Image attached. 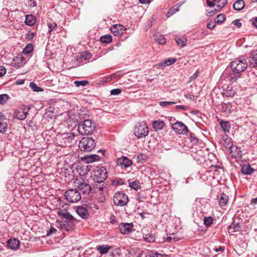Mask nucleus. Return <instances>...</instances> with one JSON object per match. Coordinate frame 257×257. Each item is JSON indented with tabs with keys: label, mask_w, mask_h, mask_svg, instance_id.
Returning <instances> with one entry per match:
<instances>
[{
	"label": "nucleus",
	"mask_w": 257,
	"mask_h": 257,
	"mask_svg": "<svg viewBox=\"0 0 257 257\" xmlns=\"http://www.w3.org/2000/svg\"><path fill=\"white\" fill-rule=\"evenodd\" d=\"M178 11L177 9H175L174 7L171 9L167 13L166 16L167 17L169 18L171 17L172 15L174 14L176 12Z\"/></svg>",
	"instance_id": "nucleus-51"
},
{
	"label": "nucleus",
	"mask_w": 257,
	"mask_h": 257,
	"mask_svg": "<svg viewBox=\"0 0 257 257\" xmlns=\"http://www.w3.org/2000/svg\"><path fill=\"white\" fill-rule=\"evenodd\" d=\"M245 6L244 2L243 0H237L233 4V8L236 11L242 10Z\"/></svg>",
	"instance_id": "nucleus-26"
},
{
	"label": "nucleus",
	"mask_w": 257,
	"mask_h": 257,
	"mask_svg": "<svg viewBox=\"0 0 257 257\" xmlns=\"http://www.w3.org/2000/svg\"><path fill=\"white\" fill-rule=\"evenodd\" d=\"M88 83V81L87 80H81V81H75L74 84L76 87H79L80 86H85Z\"/></svg>",
	"instance_id": "nucleus-44"
},
{
	"label": "nucleus",
	"mask_w": 257,
	"mask_h": 257,
	"mask_svg": "<svg viewBox=\"0 0 257 257\" xmlns=\"http://www.w3.org/2000/svg\"><path fill=\"white\" fill-rule=\"evenodd\" d=\"M216 0H207V4L208 6L212 7L214 6V2Z\"/></svg>",
	"instance_id": "nucleus-64"
},
{
	"label": "nucleus",
	"mask_w": 257,
	"mask_h": 257,
	"mask_svg": "<svg viewBox=\"0 0 257 257\" xmlns=\"http://www.w3.org/2000/svg\"><path fill=\"white\" fill-rule=\"evenodd\" d=\"M119 229L122 234L128 235L133 230V225L129 223H121L118 226Z\"/></svg>",
	"instance_id": "nucleus-12"
},
{
	"label": "nucleus",
	"mask_w": 257,
	"mask_h": 257,
	"mask_svg": "<svg viewBox=\"0 0 257 257\" xmlns=\"http://www.w3.org/2000/svg\"><path fill=\"white\" fill-rule=\"evenodd\" d=\"M113 201L115 205L122 206L127 203L128 197L123 192H117L113 196Z\"/></svg>",
	"instance_id": "nucleus-9"
},
{
	"label": "nucleus",
	"mask_w": 257,
	"mask_h": 257,
	"mask_svg": "<svg viewBox=\"0 0 257 257\" xmlns=\"http://www.w3.org/2000/svg\"><path fill=\"white\" fill-rule=\"evenodd\" d=\"M25 24L26 25L32 26L36 23L35 16L31 15H28L26 16Z\"/></svg>",
	"instance_id": "nucleus-23"
},
{
	"label": "nucleus",
	"mask_w": 257,
	"mask_h": 257,
	"mask_svg": "<svg viewBox=\"0 0 257 257\" xmlns=\"http://www.w3.org/2000/svg\"><path fill=\"white\" fill-rule=\"evenodd\" d=\"M48 33L51 34V33L53 31H56L57 29V25L56 23H49L48 24Z\"/></svg>",
	"instance_id": "nucleus-37"
},
{
	"label": "nucleus",
	"mask_w": 257,
	"mask_h": 257,
	"mask_svg": "<svg viewBox=\"0 0 257 257\" xmlns=\"http://www.w3.org/2000/svg\"><path fill=\"white\" fill-rule=\"evenodd\" d=\"M156 41L160 44H165L166 42V38L162 35L155 39Z\"/></svg>",
	"instance_id": "nucleus-46"
},
{
	"label": "nucleus",
	"mask_w": 257,
	"mask_h": 257,
	"mask_svg": "<svg viewBox=\"0 0 257 257\" xmlns=\"http://www.w3.org/2000/svg\"><path fill=\"white\" fill-rule=\"evenodd\" d=\"M220 125L224 133L229 132L230 125L228 121L221 120L220 122Z\"/></svg>",
	"instance_id": "nucleus-29"
},
{
	"label": "nucleus",
	"mask_w": 257,
	"mask_h": 257,
	"mask_svg": "<svg viewBox=\"0 0 257 257\" xmlns=\"http://www.w3.org/2000/svg\"><path fill=\"white\" fill-rule=\"evenodd\" d=\"M184 96L186 98H189L190 99H191L192 100H196V97H195L194 95L190 94V93H187V94H184Z\"/></svg>",
	"instance_id": "nucleus-56"
},
{
	"label": "nucleus",
	"mask_w": 257,
	"mask_h": 257,
	"mask_svg": "<svg viewBox=\"0 0 257 257\" xmlns=\"http://www.w3.org/2000/svg\"><path fill=\"white\" fill-rule=\"evenodd\" d=\"M9 98V95L7 94H3L0 95V103L4 104L6 103Z\"/></svg>",
	"instance_id": "nucleus-42"
},
{
	"label": "nucleus",
	"mask_w": 257,
	"mask_h": 257,
	"mask_svg": "<svg viewBox=\"0 0 257 257\" xmlns=\"http://www.w3.org/2000/svg\"><path fill=\"white\" fill-rule=\"evenodd\" d=\"M57 231L56 229L54 227H51V228L47 231V235L49 236L52 233L55 232Z\"/></svg>",
	"instance_id": "nucleus-55"
},
{
	"label": "nucleus",
	"mask_w": 257,
	"mask_h": 257,
	"mask_svg": "<svg viewBox=\"0 0 257 257\" xmlns=\"http://www.w3.org/2000/svg\"><path fill=\"white\" fill-rule=\"evenodd\" d=\"M247 66V63L244 59H236L230 63V68L234 73L243 72Z\"/></svg>",
	"instance_id": "nucleus-4"
},
{
	"label": "nucleus",
	"mask_w": 257,
	"mask_h": 257,
	"mask_svg": "<svg viewBox=\"0 0 257 257\" xmlns=\"http://www.w3.org/2000/svg\"><path fill=\"white\" fill-rule=\"evenodd\" d=\"M92 57V55L87 51H84L81 53V57L85 60H89Z\"/></svg>",
	"instance_id": "nucleus-39"
},
{
	"label": "nucleus",
	"mask_w": 257,
	"mask_h": 257,
	"mask_svg": "<svg viewBox=\"0 0 257 257\" xmlns=\"http://www.w3.org/2000/svg\"><path fill=\"white\" fill-rule=\"evenodd\" d=\"M8 246L12 249L16 250L20 246V241L16 238L9 239L8 241Z\"/></svg>",
	"instance_id": "nucleus-20"
},
{
	"label": "nucleus",
	"mask_w": 257,
	"mask_h": 257,
	"mask_svg": "<svg viewBox=\"0 0 257 257\" xmlns=\"http://www.w3.org/2000/svg\"><path fill=\"white\" fill-rule=\"evenodd\" d=\"M91 177L95 182L102 183L107 178V172L104 167L97 166L92 170L91 173Z\"/></svg>",
	"instance_id": "nucleus-1"
},
{
	"label": "nucleus",
	"mask_w": 257,
	"mask_h": 257,
	"mask_svg": "<svg viewBox=\"0 0 257 257\" xmlns=\"http://www.w3.org/2000/svg\"><path fill=\"white\" fill-rule=\"evenodd\" d=\"M6 68L3 66H0V77L3 76L6 74Z\"/></svg>",
	"instance_id": "nucleus-57"
},
{
	"label": "nucleus",
	"mask_w": 257,
	"mask_h": 257,
	"mask_svg": "<svg viewBox=\"0 0 257 257\" xmlns=\"http://www.w3.org/2000/svg\"><path fill=\"white\" fill-rule=\"evenodd\" d=\"M125 28L120 24L113 25L110 28L111 32L114 36L119 37L122 35L125 32Z\"/></svg>",
	"instance_id": "nucleus-11"
},
{
	"label": "nucleus",
	"mask_w": 257,
	"mask_h": 257,
	"mask_svg": "<svg viewBox=\"0 0 257 257\" xmlns=\"http://www.w3.org/2000/svg\"><path fill=\"white\" fill-rule=\"evenodd\" d=\"M228 201V197L224 193L220 194L219 197V204L221 207H223L226 205Z\"/></svg>",
	"instance_id": "nucleus-25"
},
{
	"label": "nucleus",
	"mask_w": 257,
	"mask_h": 257,
	"mask_svg": "<svg viewBox=\"0 0 257 257\" xmlns=\"http://www.w3.org/2000/svg\"><path fill=\"white\" fill-rule=\"evenodd\" d=\"M121 92V90L119 88H116L112 89L110 91V94L112 95H116L119 94Z\"/></svg>",
	"instance_id": "nucleus-52"
},
{
	"label": "nucleus",
	"mask_w": 257,
	"mask_h": 257,
	"mask_svg": "<svg viewBox=\"0 0 257 257\" xmlns=\"http://www.w3.org/2000/svg\"><path fill=\"white\" fill-rule=\"evenodd\" d=\"M176 108L178 109L186 110L188 109V107L184 105H178L176 106Z\"/></svg>",
	"instance_id": "nucleus-61"
},
{
	"label": "nucleus",
	"mask_w": 257,
	"mask_h": 257,
	"mask_svg": "<svg viewBox=\"0 0 257 257\" xmlns=\"http://www.w3.org/2000/svg\"><path fill=\"white\" fill-rule=\"evenodd\" d=\"M241 228V225L238 223L233 222L228 226V232L232 234L233 232L238 231Z\"/></svg>",
	"instance_id": "nucleus-21"
},
{
	"label": "nucleus",
	"mask_w": 257,
	"mask_h": 257,
	"mask_svg": "<svg viewBox=\"0 0 257 257\" xmlns=\"http://www.w3.org/2000/svg\"><path fill=\"white\" fill-rule=\"evenodd\" d=\"M128 185L130 187L135 189V190H137L141 188L140 183L139 181L137 180H135L133 182L128 181Z\"/></svg>",
	"instance_id": "nucleus-32"
},
{
	"label": "nucleus",
	"mask_w": 257,
	"mask_h": 257,
	"mask_svg": "<svg viewBox=\"0 0 257 257\" xmlns=\"http://www.w3.org/2000/svg\"><path fill=\"white\" fill-rule=\"evenodd\" d=\"M176 102L174 101H160L159 104L162 107H166L171 104H175Z\"/></svg>",
	"instance_id": "nucleus-49"
},
{
	"label": "nucleus",
	"mask_w": 257,
	"mask_h": 257,
	"mask_svg": "<svg viewBox=\"0 0 257 257\" xmlns=\"http://www.w3.org/2000/svg\"><path fill=\"white\" fill-rule=\"evenodd\" d=\"M144 238L145 241L148 242H153L155 240V237L152 233H149L145 235L144 236Z\"/></svg>",
	"instance_id": "nucleus-35"
},
{
	"label": "nucleus",
	"mask_w": 257,
	"mask_h": 257,
	"mask_svg": "<svg viewBox=\"0 0 257 257\" xmlns=\"http://www.w3.org/2000/svg\"><path fill=\"white\" fill-rule=\"evenodd\" d=\"M58 227H59L63 232L72 230L74 226L73 222H67L62 220L58 223Z\"/></svg>",
	"instance_id": "nucleus-13"
},
{
	"label": "nucleus",
	"mask_w": 257,
	"mask_h": 257,
	"mask_svg": "<svg viewBox=\"0 0 257 257\" xmlns=\"http://www.w3.org/2000/svg\"><path fill=\"white\" fill-rule=\"evenodd\" d=\"M165 126V123L163 121L156 120L153 123V127L156 130H161Z\"/></svg>",
	"instance_id": "nucleus-28"
},
{
	"label": "nucleus",
	"mask_w": 257,
	"mask_h": 257,
	"mask_svg": "<svg viewBox=\"0 0 257 257\" xmlns=\"http://www.w3.org/2000/svg\"><path fill=\"white\" fill-rule=\"evenodd\" d=\"M58 215L64 221L73 222L74 220V217L68 212L61 210L58 212Z\"/></svg>",
	"instance_id": "nucleus-14"
},
{
	"label": "nucleus",
	"mask_w": 257,
	"mask_h": 257,
	"mask_svg": "<svg viewBox=\"0 0 257 257\" xmlns=\"http://www.w3.org/2000/svg\"><path fill=\"white\" fill-rule=\"evenodd\" d=\"M33 50V46L31 44L28 45L23 50V52L24 54H29Z\"/></svg>",
	"instance_id": "nucleus-41"
},
{
	"label": "nucleus",
	"mask_w": 257,
	"mask_h": 257,
	"mask_svg": "<svg viewBox=\"0 0 257 257\" xmlns=\"http://www.w3.org/2000/svg\"><path fill=\"white\" fill-rule=\"evenodd\" d=\"M219 10H215L214 11H211L207 12L206 15L208 17H211L213 16L216 13H217L218 11Z\"/></svg>",
	"instance_id": "nucleus-62"
},
{
	"label": "nucleus",
	"mask_w": 257,
	"mask_h": 257,
	"mask_svg": "<svg viewBox=\"0 0 257 257\" xmlns=\"http://www.w3.org/2000/svg\"><path fill=\"white\" fill-rule=\"evenodd\" d=\"M110 248L111 246L107 245H100L96 247L97 250L101 254H104L107 253Z\"/></svg>",
	"instance_id": "nucleus-22"
},
{
	"label": "nucleus",
	"mask_w": 257,
	"mask_h": 257,
	"mask_svg": "<svg viewBox=\"0 0 257 257\" xmlns=\"http://www.w3.org/2000/svg\"><path fill=\"white\" fill-rule=\"evenodd\" d=\"M30 109V107L28 106L22 105L15 110L14 115L19 120H24L26 118Z\"/></svg>",
	"instance_id": "nucleus-8"
},
{
	"label": "nucleus",
	"mask_w": 257,
	"mask_h": 257,
	"mask_svg": "<svg viewBox=\"0 0 257 257\" xmlns=\"http://www.w3.org/2000/svg\"><path fill=\"white\" fill-rule=\"evenodd\" d=\"M95 128V123L92 120L87 119L79 124L78 131L82 135H89L93 133Z\"/></svg>",
	"instance_id": "nucleus-2"
},
{
	"label": "nucleus",
	"mask_w": 257,
	"mask_h": 257,
	"mask_svg": "<svg viewBox=\"0 0 257 257\" xmlns=\"http://www.w3.org/2000/svg\"><path fill=\"white\" fill-rule=\"evenodd\" d=\"M73 184L75 189L79 190L80 193L89 194L92 190V188L88 181L84 180L81 176L75 179Z\"/></svg>",
	"instance_id": "nucleus-3"
},
{
	"label": "nucleus",
	"mask_w": 257,
	"mask_h": 257,
	"mask_svg": "<svg viewBox=\"0 0 257 257\" xmlns=\"http://www.w3.org/2000/svg\"><path fill=\"white\" fill-rule=\"evenodd\" d=\"M100 159V157L98 155L94 154V155H91L89 156L88 157V162H92L96 161L99 160Z\"/></svg>",
	"instance_id": "nucleus-47"
},
{
	"label": "nucleus",
	"mask_w": 257,
	"mask_h": 257,
	"mask_svg": "<svg viewBox=\"0 0 257 257\" xmlns=\"http://www.w3.org/2000/svg\"><path fill=\"white\" fill-rule=\"evenodd\" d=\"M177 61L176 58H169L160 62L157 66L161 67H165L175 63Z\"/></svg>",
	"instance_id": "nucleus-18"
},
{
	"label": "nucleus",
	"mask_w": 257,
	"mask_h": 257,
	"mask_svg": "<svg viewBox=\"0 0 257 257\" xmlns=\"http://www.w3.org/2000/svg\"><path fill=\"white\" fill-rule=\"evenodd\" d=\"M181 239L180 237L177 236V235L174 233L171 234L170 236H167L166 240L168 242L177 241Z\"/></svg>",
	"instance_id": "nucleus-36"
},
{
	"label": "nucleus",
	"mask_w": 257,
	"mask_h": 257,
	"mask_svg": "<svg viewBox=\"0 0 257 257\" xmlns=\"http://www.w3.org/2000/svg\"><path fill=\"white\" fill-rule=\"evenodd\" d=\"M67 201L72 203H76L80 200L81 196L80 192L76 189H70L67 190L65 193Z\"/></svg>",
	"instance_id": "nucleus-7"
},
{
	"label": "nucleus",
	"mask_w": 257,
	"mask_h": 257,
	"mask_svg": "<svg viewBox=\"0 0 257 257\" xmlns=\"http://www.w3.org/2000/svg\"><path fill=\"white\" fill-rule=\"evenodd\" d=\"M190 140L193 143V144H196L198 142V139L196 138V137L195 136H192V134H190Z\"/></svg>",
	"instance_id": "nucleus-59"
},
{
	"label": "nucleus",
	"mask_w": 257,
	"mask_h": 257,
	"mask_svg": "<svg viewBox=\"0 0 257 257\" xmlns=\"http://www.w3.org/2000/svg\"><path fill=\"white\" fill-rule=\"evenodd\" d=\"M232 24H233L235 26H236L237 28H240L241 27V23L240 22L239 20H235L232 22Z\"/></svg>",
	"instance_id": "nucleus-60"
},
{
	"label": "nucleus",
	"mask_w": 257,
	"mask_h": 257,
	"mask_svg": "<svg viewBox=\"0 0 257 257\" xmlns=\"http://www.w3.org/2000/svg\"><path fill=\"white\" fill-rule=\"evenodd\" d=\"M76 212L77 214L83 219H87L88 218V212L87 209L84 207L78 206L76 208Z\"/></svg>",
	"instance_id": "nucleus-17"
},
{
	"label": "nucleus",
	"mask_w": 257,
	"mask_h": 257,
	"mask_svg": "<svg viewBox=\"0 0 257 257\" xmlns=\"http://www.w3.org/2000/svg\"><path fill=\"white\" fill-rule=\"evenodd\" d=\"M204 224L206 226H209L213 222V219L211 216L205 217L203 219Z\"/></svg>",
	"instance_id": "nucleus-38"
},
{
	"label": "nucleus",
	"mask_w": 257,
	"mask_h": 257,
	"mask_svg": "<svg viewBox=\"0 0 257 257\" xmlns=\"http://www.w3.org/2000/svg\"><path fill=\"white\" fill-rule=\"evenodd\" d=\"M252 59L250 60L251 65L254 67H257V50L253 51L251 53Z\"/></svg>",
	"instance_id": "nucleus-33"
},
{
	"label": "nucleus",
	"mask_w": 257,
	"mask_h": 257,
	"mask_svg": "<svg viewBox=\"0 0 257 257\" xmlns=\"http://www.w3.org/2000/svg\"><path fill=\"white\" fill-rule=\"evenodd\" d=\"M112 37L110 35H105L100 38V41L105 44H109L112 42Z\"/></svg>",
	"instance_id": "nucleus-30"
},
{
	"label": "nucleus",
	"mask_w": 257,
	"mask_h": 257,
	"mask_svg": "<svg viewBox=\"0 0 257 257\" xmlns=\"http://www.w3.org/2000/svg\"><path fill=\"white\" fill-rule=\"evenodd\" d=\"M218 3V5H217V7L218 8V10H220L226 5L227 3V0H219Z\"/></svg>",
	"instance_id": "nucleus-48"
},
{
	"label": "nucleus",
	"mask_w": 257,
	"mask_h": 257,
	"mask_svg": "<svg viewBox=\"0 0 257 257\" xmlns=\"http://www.w3.org/2000/svg\"><path fill=\"white\" fill-rule=\"evenodd\" d=\"M172 130L179 135H186L188 132L187 126L181 121H177L172 125Z\"/></svg>",
	"instance_id": "nucleus-10"
},
{
	"label": "nucleus",
	"mask_w": 257,
	"mask_h": 257,
	"mask_svg": "<svg viewBox=\"0 0 257 257\" xmlns=\"http://www.w3.org/2000/svg\"><path fill=\"white\" fill-rule=\"evenodd\" d=\"M241 171L243 174L250 175L253 172L254 169L252 168L249 165H244L243 167H242Z\"/></svg>",
	"instance_id": "nucleus-27"
},
{
	"label": "nucleus",
	"mask_w": 257,
	"mask_h": 257,
	"mask_svg": "<svg viewBox=\"0 0 257 257\" xmlns=\"http://www.w3.org/2000/svg\"><path fill=\"white\" fill-rule=\"evenodd\" d=\"M95 146L94 140L90 137L82 138L79 144V148L82 151H91Z\"/></svg>",
	"instance_id": "nucleus-5"
},
{
	"label": "nucleus",
	"mask_w": 257,
	"mask_h": 257,
	"mask_svg": "<svg viewBox=\"0 0 257 257\" xmlns=\"http://www.w3.org/2000/svg\"><path fill=\"white\" fill-rule=\"evenodd\" d=\"M225 20V16L223 14H220L216 17L214 21L217 24H221Z\"/></svg>",
	"instance_id": "nucleus-40"
},
{
	"label": "nucleus",
	"mask_w": 257,
	"mask_h": 257,
	"mask_svg": "<svg viewBox=\"0 0 257 257\" xmlns=\"http://www.w3.org/2000/svg\"><path fill=\"white\" fill-rule=\"evenodd\" d=\"M116 163L121 168H127L130 166L132 164V161L126 157H122L118 158L116 160Z\"/></svg>",
	"instance_id": "nucleus-15"
},
{
	"label": "nucleus",
	"mask_w": 257,
	"mask_h": 257,
	"mask_svg": "<svg viewBox=\"0 0 257 257\" xmlns=\"http://www.w3.org/2000/svg\"><path fill=\"white\" fill-rule=\"evenodd\" d=\"M230 153L232 157L240 158L242 157V151L240 149L235 145H232L229 148Z\"/></svg>",
	"instance_id": "nucleus-16"
},
{
	"label": "nucleus",
	"mask_w": 257,
	"mask_h": 257,
	"mask_svg": "<svg viewBox=\"0 0 257 257\" xmlns=\"http://www.w3.org/2000/svg\"><path fill=\"white\" fill-rule=\"evenodd\" d=\"M99 191L100 192V193L101 194V195L98 198V201L101 203H103L105 201V197L104 195H103L102 191H103V187H99L98 188Z\"/></svg>",
	"instance_id": "nucleus-45"
},
{
	"label": "nucleus",
	"mask_w": 257,
	"mask_h": 257,
	"mask_svg": "<svg viewBox=\"0 0 257 257\" xmlns=\"http://www.w3.org/2000/svg\"><path fill=\"white\" fill-rule=\"evenodd\" d=\"M149 133V127L145 122L138 123L135 128L134 134L138 139L145 138L148 136Z\"/></svg>",
	"instance_id": "nucleus-6"
},
{
	"label": "nucleus",
	"mask_w": 257,
	"mask_h": 257,
	"mask_svg": "<svg viewBox=\"0 0 257 257\" xmlns=\"http://www.w3.org/2000/svg\"><path fill=\"white\" fill-rule=\"evenodd\" d=\"M220 110L228 114L231 112V105L230 103H222L219 106Z\"/></svg>",
	"instance_id": "nucleus-24"
},
{
	"label": "nucleus",
	"mask_w": 257,
	"mask_h": 257,
	"mask_svg": "<svg viewBox=\"0 0 257 257\" xmlns=\"http://www.w3.org/2000/svg\"><path fill=\"white\" fill-rule=\"evenodd\" d=\"M150 257H163V255L161 253L157 252H152L149 254Z\"/></svg>",
	"instance_id": "nucleus-63"
},
{
	"label": "nucleus",
	"mask_w": 257,
	"mask_h": 257,
	"mask_svg": "<svg viewBox=\"0 0 257 257\" xmlns=\"http://www.w3.org/2000/svg\"><path fill=\"white\" fill-rule=\"evenodd\" d=\"M238 78V77L236 76L230 75L229 76L228 79L231 82H234L237 80Z\"/></svg>",
	"instance_id": "nucleus-58"
},
{
	"label": "nucleus",
	"mask_w": 257,
	"mask_h": 257,
	"mask_svg": "<svg viewBox=\"0 0 257 257\" xmlns=\"http://www.w3.org/2000/svg\"><path fill=\"white\" fill-rule=\"evenodd\" d=\"M175 40L178 45L181 46V47H184L186 44L187 39L185 37H176Z\"/></svg>",
	"instance_id": "nucleus-34"
},
{
	"label": "nucleus",
	"mask_w": 257,
	"mask_h": 257,
	"mask_svg": "<svg viewBox=\"0 0 257 257\" xmlns=\"http://www.w3.org/2000/svg\"><path fill=\"white\" fill-rule=\"evenodd\" d=\"M220 143L226 148H230L233 145H232L231 138L226 135L222 136V139L220 140Z\"/></svg>",
	"instance_id": "nucleus-19"
},
{
	"label": "nucleus",
	"mask_w": 257,
	"mask_h": 257,
	"mask_svg": "<svg viewBox=\"0 0 257 257\" xmlns=\"http://www.w3.org/2000/svg\"><path fill=\"white\" fill-rule=\"evenodd\" d=\"M216 22L214 21H211L209 22V23L207 25V28L210 30L213 29L216 26Z\"/></svg>",
	"instance_id": "nucleus-53"
},
{
	"label": "nucleus",
	"mask_w": 257,
	"mask_h": 257,
	"mask_svg": "<svg viewBox=\"0 0 257 257\" xmlns=\"http://www.w3.org/2000/svg\"><path fill=\"white\" fill-rule=\"evenodd\" d=\"M7 131V124L4 117L0 118V133H4Z\"/></svg>",
	"instance_id": "nucleus-31"
},
{
	"label": "nucleus",
	"mask_w": 257,
	"mask_h": 257,
	"mask_svg": "<svg viewBox=\"0 0 257 257\" xmlns=\"http://www.w3.org/2000/svg\"><path fill=\"white\" fill-rule=\"evenodd\" d=\"M23 57H17L16 58V60L17 61V62H15L14 63V66L15 67H17V68L20 67L21 66L20 64L22 63L23 62Z\"/></svg>",
	"instance_id": "nucleus-50"
},
{
	"label": "nucleus",
	"mask_w": 257,
	"mask_h": 257,
	"mask_svg": "<svg viewBox=\"0 0 257 257\" xmlns=\"http://www.w3.org/2000/svg\"><path fill=\"white\" fill-rule=\"evenodd\" d=\"M30 87L35 92H39L42 91V89L41 87L38 86L35 83L32 82L30 83Z\"/></svg>",
	"instance_id": "nucleus-43"
},
{
	"label": "nucleus",
	"mask_w": 257,
	"mask_h": 257,
	"mask_svg": "<svg viewBox=\"0 0 257 257\" xmlns=\"http://www.w3.org/2000/svg\"><path fill=\"white\" fill-rule=\"evenodd\" d=\"M35 35V33L34 32L29 31L26 35V39L31 40L33 39Z\"/></svg>",
	"instance_id": "nucleus-54"
}]
</instances>
